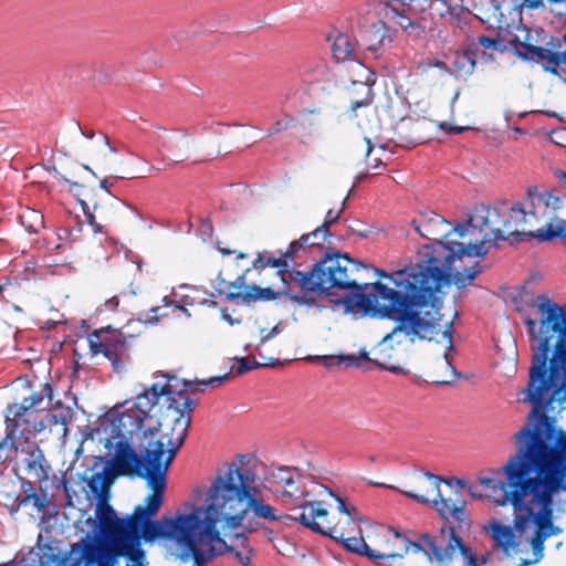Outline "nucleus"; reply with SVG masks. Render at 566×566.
Here are the masks:
<instances>
[{
	"label": "nucleus",
	"mask_w": 566,
	"mask_h": 566,
	"mask_svg": "<svg viewBox=\"0 0 566 566\" xmlns=\"http://www.w3.org/2000/svg\"><path fill=\"white\" fill-rule=\"evenodd\" d=\"M329 237H332V233L327 232L319 226L314 231L303 234L300 239L292 241L290 243L291 250L292 252H295L296 256H298L300 251H304L306 248L322 247Z\"/></svg>",
	"instance_id": "27"
},
{
	"label": "nucleus",
	"mask_w": 566,
	"mask_h": 566,
	"mask_svg": "<svg viewBox=\"0 0 566 566\" xmlns=\"http://www.w3.org/2000/svg\"><path fill=\"white\" fill-rule=\"evenodd\" d=\"M513 3V0L512 1H509V0H502V1H497V0H492V9H494V3Z\"/></svg>",
	"instance_id": "61"
},
{
	"label": "nucleus",
	"mask_w": 566,
	"mask_h": 566,
	"mask_svg": "<svg viewBox=\"0 0 566 566\" xmlns=\"http://www.w3.org/2000/svg\"><path fill=\"white\" fill-rule=\"evenodd\" d=\"M522 33L516 55L525 61L541 63L554 75L566 70V32L560 35H546L542 30L520 29Z\"/></svg>",
	"instance_id": "13"
},
{
	"label": "nucleus",
	"mask_w": 566,
	"mask_h": 566,
	"mask_svg": "<svg viewBox=\"0 0 566 566\" xmlns=\"http://www.w3.org/2000/svg\"><path fill=\"white\" fill-rule=\"evenodd\" d=\"M496 6H501L503 8L510 7V10H506L509 14H515V18L520 19L522 14V9H538L544 7L543 0H513V3H495Z\"/></svg>",
	"instance_id": "37"
},
{
	"label": "nucleus",
	"mask_w": 566,
	"mask_h": 566,
	"mask_svg": "<svg viewBox=\"0 0 566 566\" xmlns=\"http://www.w3.org/2000/svg\"><path fill=\"white\" fill-rule=\"evenodd\" d=\"M235 557L243 566H250L251 558L248 554L235 552Z\"/></svg>",
	"instance_id": "50"
},
{
	"label": "nucleus",
	"mask_w": 566,
	"mask_h": 566,
	"mask_svg": "<svg viewBox=\"0 0 566 566\" xmlns=\"http://www.w3.org/2000/svg\"><path fill=\"white\" fill-rule=\"evenodd\" d=\"M276 298V293L271 287H260L249 285L245 293H230L228 301H241L242 303H251L256 301H272Z\"/></svg>",
	"instance_id": "28"
},
{
	"label": "nucleus",
	"mask_w": 566,
	"mask_h": 566,
	"mask_svg": "<svg viewBox=\"0 0 566 566\" xmlns=\"http://www.w3.org/2000/svg\"><path fill=\"white\" fill-rule=\"evenodd\" d=\"M441 129H443L444 132L449 133V134H460V133H463L468 129V127H462V126H451L447 123H442L440 125Z\"/></svg>",
	"instance_id": "48"
},
{
	"label": "nucleus",
	"mask_w": 566,
	"mask_h": 566,
	"mask_svg": "<svg viewBox=\"0 0 566 566\" xmlns=\"http://www.w3.org/2000/svg\"><path fill=\"white\" fill-rule=\"evenodd\" d=\"M413 0H391L385 9V17L395 21L410 36L418 38L423 32L419 22V14L423 13L421 6L413 7Z\"/></svg>",
	"instance_id": "20"
},
{
	"label": "nucleus",
	"mask_w": 566,
	"mask_h": 566,
	"mask_svg": "<svg viewBox=\"0 0 566 566\" xmlns=\"http://www.w3.org/2000/svg\"><path fill=\"white\" fill-rule=\"evenodd\" d=\"M356 45L357 42L353 41L349 35L339 33L335 38L331 49L337 61H346L355 56Z\"/></svg>",
	"instance_id": "31"
},
{
	"label": "nucleus",
	"mask_w": 566,
	"mask_h": 566,
	"mask_svg": "<svg viewBox=\"0 0 566 566\" xmlns=\"http://www.w3.org/2000/svg\"><path fill=\"white\" fill-rule=\"evenodd\" d=\"M374 91L371 84L366 82H353L348 88L349 109L356 116L360 107L369 106L374 101Z\"/></svg>",
	"instance_id": "26"
},
{
	"label": "nucleus",
	"mask_w": 566,
	"mask_h": 566,
	"mask_svg": "<svg viewBox=\"0 0 566 566\" xmlns=\"http://www.w3.org/2000/svg\"><path fill=\"white\" fill-rule=\"evenodd\" d=\"M313 359L319 360L324 364V366L328 369L334 367H339L340 365H345L346 367H352L357 365L356 355H326V356H316Z\"/></svg>",
	"instance_id": "35"
},
{
	"label": "nucleus",
	"mask_w": 566,
	"mask_h": 566,
	"mask_svg": "<svg viewBox=\"0 0 566 566\" xmlns=\"http://www.w3.org/2000/svg\"><path fill=\"white\" fill-rule=\"evenodd\" d=\"M503 208V203L494 210H488L484 205L475 207L468 224H457L451 230L447 229L449 222L442 216L436 212L421 213L411 224L433 244H427L418 252V260L412 266L392 274L375 268L378 276L390 279L395 286L367 282L376 294H366L365 291L354 293L353 298L347 301L348 305L374 317L397 323L392 332L384 337V342L397 333H403L410 339L419 337L428 340L446 334L444 327L449 328V324L442 325L440 318L434 317L430 311L422 315L420 310L428 305L433 307L438 300L437 293L442 287L454 283L458 289H462L482 272L479 262L463 271L457 270L454 263L464 256L486 255L485 243H495L502 238L499 230L490 229V222Z\"/></svg>",
	"instance_id": "1"
},
{
	"label": "nucleus",
	"mask_w": 566,
	"mask_h": 566,
	"mask_svg": "<svg viewBox=\"0 0 566 566\" xmlns=\"http://www.w3.org/2000/svg\"><path fill=\"white\" fill-rule=\"evenodd\" d=\"M356 358H357V361H358L359 359L367 360V361H370V360H371V359L369 358L368 353H367V352H365V350L360 352V353H359V355H358V356H356Z\"/></svg>",
	"instance_id": "54"
},
{
	"label": "nucleus",
	"mask_w": 566,
	"mask_h": 566,
	"mask_svg": "<svg viewBox=\"0 0 566 566\" xmlns=\"http://www.w3.org/2000/svg\"><path fill=\"white\" fill-rule=\"evenodd\" d=\"M119 301L117 296H113L108 298L105 303L106 307L111 311H116L118 307Z\"/></svg>",
	"instance_id": "51"
},
{
	"label": "nucleus",
	"mask_w": 566,
	"mask_h": 566,
	"mask_svg": "<svg viewBox=\"0 0 566 566\" xmlns=\"http://www.w3.org/2000/svg\"><path fill=\"white\" fill-rule=\"evenodd\" d=\"M165 132L164 128H158L156 132L158 148L165 153L172 163H182L188 159L190 155L189 139L184 135H170L165 137L163 136Z\"/></svg>",
	"instance_id": "23"
},
{
	"label": "nucleus",
	"mask_w": 566,
	"mask_h": 566,
	"mask_svg": "<svg viewBox=\"0 0 566 566\" xmlns=\"http://www.w3.org/2000/svg\"><path fill=\"white\" fill-rule=\"evenodd\" d=\"M230 282H227L224 279H221L220 276H218V283L214 285V289L216 287H227V284H229Z\"/></svg>",
	"instance_id": "56"
},
{
	"label": "nucleus",
	"mask_w": 566,
	"mask_h": 566,
	"mask_svg": "<svg viewBox=\"0 0 566 566\" xmlns=\"http://www.w3.org/2000/svg\"><path fill=\"white\" fill-rule=\"evenodd\" d=\"M505 480V473L503 470V465L494 473L493 476H481L479 479L480 484L489 490L490 494L489 496L492 499V501L499 505V506H507L510 505L513 511V527L509 525H503L500 523H493L491 525V537L494 543V547L497 549H501L503 554L509 557L514 554H517L521 552V542L516 538L515 532H518L520 535H524L532 526H534V532L528 538V543L532 548V559H522L518 566H531L534 564L539 563L544 558V549H545V541L549 538L552 535L546 536L543 539L541 551L537 552L536 547L534 546L533 538L537 531V524L536 522H530V524L525 527V530H521L517 527V516L516 512L514 510V506L511 502L502 503L503 495L502 492H505L501 486L503 484V481Z\"/></svg>",
	"instance_id": "11"
},
{
	"label": "nucleus",
	"mask_w": 566,
	"mask_h": 566,
	"mask_svg": "<svg viewBox=\"0 0 566 566\" xmlns=\"http://www.w3.org/2000/svg\"><path fill=\"white\" fill-rule=\"evenodd\" d=\"M228 379H229V374H224L223 376L210 377L209 379H206V380H195V381L185 380L184 385L186 388H191L193 385L202 386L201 391H205L207 387L221 386Z\"/></svg>",
	"instance_id": "40"
},
{
	"label": "nucleus",
	"mask_w": 566,
	"mask_h": 566,
	"mask_svg": "<svg viewBox=\"0 0 566 566\" xmlns=\"http://www.w3.org/2000/svg\"><path fill=\"white\" fill-rule=\"evenodd\" d=\"M412 6H421L423 12L428 10L457 27H460L461 17L465 13L463 0H413Z\"/></svg>",
	"instance_id": "22"
},
{
	"label": "nucleus",
	"mask_w": 566,
	"mask_h": 566,
	"mask_svg": "<svg viewBox=\"0 0 566 566\" xmlns=\"http://www.w3.org/2000/svg\"><path fill=\"white\" fill-rule=\"evenodd\" d=\"M428 488H420L419 491H400L405 496L421 504L432 503L439 516L448 523H455L459 528L469 525L465 517V500L461 488L465 481L458 479H444L430 472L424 473Z\"/></svg>",
	"instance_id": "12"
},
{
	"label": "nucleus",
	"mask_w": 566,
	"mask_h": 566,
	"mask_svg": "<svg viewBox=\"0 0 566 566\" xmlns=\"http://www.w3.org/2000/svg\"><path fill=\"white\" fill-rule=\"evenodd\" d=\"M144 430L145 428L139 432V471L151 492L145 497L144 504L134 509L129 517L154 523L153 517L164 504L168 469L182 446H177V442L163 436L158 437L157 433H149L146 438Z\"/></svg>",
	"instance_id": "9"
},
{
	"label": "nucleus",
	"mask_w": 566,
	"mask_h": 566,
	"mask_svg": "<svg viewBox=\"0 0 566 566\" xmlns=\"http://www.w3.org/2000/svg\"><path fill=\"white\" fill-rule=\"evenodd\" d=\"M101 535L87 534L80 557L71 566H143L140 539L153 543L160 537H175V525L159 520L146 523L133 517L119 518L106 504L97 516Z\"/></svg>",
	"instance_id": "3"
},
{
	"label": "nucleus",
	"mask_w": 566,
	"mask_h": 566,
	"mask_svg": "<svg viewBox=\"0 0 566 566\" xmlns=\"http://www.w3.org/2000/svg\"><path fill=\"white\" fill-rule=\"evenodd\" d=\"M247 286L244 285V275H240L235 281L227 284V287H216L219 295H224L228 300L230 293H245Z\"/></svg>",
	"instance_id": "41"
},
{
	"label": "nucleus",
	"mask_w": 566,
	"mask_h": 566,
	"mask_svg": "<svg viewBox=\"0 0 566 566\" xmlns=\"http://www.w3.org/2000/svg\"><path fill=\"white\" fill-rule=\"evenodd\" d=\"M473 43L476 44L478 49L482 46L481 57L485 62L492 61L495 52H503L497 36L480 35Z\"/></svg>",
	"instance_id": "33"
},
{
	"label": "nucleus",
	"mask_w": 566,
	"mask_h": 566,
	"mask_svg": "<svg viewBox=\"0 0 566 566\" xmlns=\"http://www.w3.org/2000/svg\"><path fill=\"white\" fill-rule=\"evenodd\" d=\"M296 258L291 245L280 256H273L268 251H263L258 253L251 269H277V274L286 285V290L282 293L300 305H313L315 296L331 294V290L334 289L353 290L355 293L369 289V284L363 276L364 272H368L369 266L350 259L348 254L326 255L308 272L289 270Z\"/></svg>",
	"instance_id": "2"
},
{
	"label": "nucleus",
	"mask_w": 566,
	"mask_h": 566,
	"mask_svg": "<svg viewBox=\"0 0 566 566\" xmlns=\"http://www.w3.org/2000/svg\"><path fill=\"white\" fill-rule=\"evenodd\" d=\"M385 23L379 21V23H374L369 29L364 32L363 41L364 48L366 50L377 52L381 46L385 45L386 41H390L389 36H387L384 32Z\"/></svg>",
	"instance_id": "30"
},
{
	"label": "nucleus",
	"mask_w": 566,
	"mask_h": 566,
	"mask_svg": "<svg viewBox=\"0 0 566 566\" xmlns=\"http://www.w3.org/2000/svg\"><path fill=\"white\" fill-rule=\"evenodd\" d=\"M374 361L379 365L381 368L386 369V370H389V371H392V373H398L401 370L400 367L398 366H394V365H387L385 363H380L378 361L377 359H374Z\"/></svg>",
	"instance_id": "52"
},
{
	"label": "nucleus",
	"mask_w": 566,
	"mask_h": 566,
	"mask_svg": "<svg viewBox=\"0 0 566 566\" xmlns=\"http://www.w3.org/2000/svg\"><path fill=\"white\" fill-rule=\"evenodd\" d=\"M564 76L560 74L559 76L564 78V81H566V70H559Z\"/></svg>",
	"instance_id": "64"
},
{
	"label": "nucleus",
	"mask_w": 566,
	"mask_h": 566,
	"mask_svg": "<svg viewBox=\"0 0 566 566\" xmlns=\"http://www.w3.org/2000/svg\"><path fill=\"white\" fill-rule=\"evenodd\" d=\"M19 220L29 233H39V231L44 228L43 214L35 209L25 208L19 214Z\"/></svg>",
	"instance_id": "32"
},
{
	"label": "nucleus",
	"mask_w": 566,
	"mask_h": 566,
	"mask_svg": "<svg viewBox=\"0 0 566 566\" xmlns=\"http://www.w3.org/2000/svg\"><path fill=\"white\" fill-rule=\"evenodd\" d=\"M282 481H284V485L285 488L290 486V485H293L294 484V480L289 476V478H282Z\"/></svg>",
	"instance_id": "58"
},
{
	"label": "nucleus",
	"mask_w": 566,
	"mask_h": 566,
	"mask_svg": "<svg viewBox=\"0 0 566 566\" xmlns=\"http://www.w3.org/2000/svg\"><path fill=\"white\" fill-rule=\"evenodd\" d=\"M325 524H322L324 527H335V528H343L346 530L347 525L344 522V518H339L336 523H332L331 521H327V517L324 520L322 518Z\"/></svg>",
	"instance_id": "49"
},
{
	"label": "nucleus",
	"mask_w": 566,
	"mask_h": 566,
	"mask_svg": "<svg viewBox=\"0 0 566 566\" xmlns=\"http://www.w3.org/2000/svg\"><path fill=\"white\" fill-rule=\"evenodd\" d=\"M536 318L527 317L532 361L528 378H563L566 382V305L545 294L535 300Z\"/></svg>",
	"instance_id": "6"
},
{
	"label": "nucleus",
	"mask_w": 566,
	"mask_h": 566,
	"mask_svg": "<svg viewBox=\"0 0 566 566\" xmlns=\"http://www.w3.org/2000/svg\"><path fill=\"white\" fill-rule=\"evenodd\" d=\"M164 302L166 303V306H171L172 307V311H185L186 312V308L181 305H178L176 302L174 301H168L167 297L164 298Z\"/></svg>",
	"instance_id": "53"
},
{
	"label": "nucleus",
	"mask_w": 566,
	"mask_h": 566,
	"mask_svg": "<svg viewBox=\"0 0 566 566\" xmlns=\"http://www.w3.org/2000/svg\"><path fill=\"white\" fill-rule=\"evenodd\" d=\"M60 180L70 184V192L77 198L88 223L96 233L103 232V226L96 221L97 218L104 222H113L117 219L118 210L123 203L109 191L107 179H103L96 188L70 181L64 176H61Z\"/></svg>",
	"instance_id": "14"
},
{
	"label": "nucleus",
	"mask_w": 566,
	"mask_h": 566,
	"mask_svg": "<svg viewBox=\"0 0 566 566\" xmlns=\"http://www.w3.org/2000/svg\"><path fill=\"white\" fill-rule=\"evenodd\" d=\"M436 65H437L438 67L447 69V63H446V62H442V61H438Z\"/></svg>",
	"instance_id": "62"
},
{
	"label": "nucleus",
	"mask_w": 566,
	"mask_h": 566,
	"mask_svg": "<svg viewBox=\"0 0 566 566\" xmlns=\"http://www.w3.org/2000/svg\"><path fill=\"white\" fill-rule=\"evenodd\" d=\"M262 366H268V364H260L258 361L250 363L247 358L242 357L238 359V366L235 368L237 375H243L252 369H256Z\"/></svg>",
	"instance_id": "45"
},
{
	"label": "nucleus",
	"mask_w": 566,
	"mask_h": 566,
	"mask_svg": "<svg viewBox=\"0 0 566 566\" xmlns=\"http://www.w3.org/2000/svg\"><path fill=\"white\" fill-rule=\"evenodd\" d=\"M197 400L190 399L184 391H174L170 384H153L134 400L118 405L122 412L117 413V434L122 437L157 433L163 438L182 446L191 422V412Z\"/></svg>",
	"instance_id": "4"
},
{
	"label": "nucleus",
	"mask_w": 566,
	"mask_h": 566,
	"mask_svg": "<svg viewBox=\"0 0 566 566\" xmlns=\"http://www.w3.org/2000/svg\"><path fill=\"white\" fill-rule=\"evenodd\" d=\"M25 453V458L23 459V463L25 470L29 472L35 473L40 476V472L43 473V476H46L45 467H44V455L41 449L34 443L27 442V448L22 449Z\"/></svg>",
	"instance_id": "29"
},
{
	"label": "nucleus",
	"mask_w": 566,
	"mask_h": 566,
	"mask_svg": "<svg viewBox=\"0 0 566 566\" xmlns=\"http://www.w3.org/2000/svg\"><path fill=\"white\" fill-rule=\"evenodd\" d=\"M101 142L103 144V149L94 154L93 160L98 168L106 170L111 168L113 164L112 157L116 153V149L109 145L108 137L106 135H101Z\"/></svg>",
	"instance_id": "34"
},
{
	"label": "nucleus",
	"mask_w": 566,
	"mask_h": 566,
	"mask_svg": "<svg viewBox=\"0 0 566 566\" xmlns=\"http://www.w3.org/2000/svg\"><path fill=\"white\" fill-rule=\"evenodd\" d=\"M365 143H366V156H368L371 153V150L374 149V146L369 138H365Z\"/></svg>",
	"instance_id": "55"
},
{
	"label": "nucleus",
	"mask_w": 566,
	"mask_h": 566,
	"mask_svg": "<svg viewBox=\"0 0 566 566\" xmlns=\"http://www.w3.org/2000/svg\"><path fill=\"white\" fill-rule=\"evenodd\" d=\"M237 258H238V259H245V258H248V254L242 253V252H239V253L237 254Z\"/></svg>",
	"instance_id": "63"
},
{
	"label": "nucleus",
	"mask_w": 566,
	"mask_h": 566,
	"mask_svg": "<svg viewBox=\"0 0 566 566\" xmlns=\"http://www.w3.org/2000/svg\"><path fill=\"white\" fill-rule=\"evenodd\" d=\"M506 10H510V7L503 8L494 4L492 14L488 19L493 18L495 20L496 36L503 52L513 51L516 54L522 36L520 29H525L526 27L522 24V17L517 19L515 14H511V21H509L505 14L507 12Z\"/></svg>",
	"instance_id": "19"
},
{
	"label": "nucleus",
	"mask_w": 566,
	"mask_h": 566,
	"mask_svg": "<svg viewBox=\"0 0 566 566\" xmlns=\"http://www.w3.org/2000/svg\"><path fill=\"white\" fill-rule=\"evenodd\" d=\"M106 336L99 343L91 340L95 354H103L112 364L115 373H122L126 369L129 361V345L133 336L126 337L120 331L109 332L106 329Z\"/></svg>",
	"instance_id": "18"
},
{
	"label": "nucleus",
	"mask_w": 566,
	"mask_h": 566,
	"mask_svg": "<svg viewBox=\"0 0 566 566\" xmlns=\"http://www.w3.org/2000/svg\"><path fill=\"white\" fill-rule=\"evenodd\" d=\"M378 536L380 543L376 548H370L369 554V559L378 566H392L397 559L403 558L409 552L423 553L429 562H436L439 566H450L459 553L462 556L463 566H478L474 552L464 545L455 526L452 525H443L438 539L423 533L418 542H412L394 527L382 530Z\"/></svg>",
	"instance_id": "7"
},
{
	"label": "nucleus",
	"mask_w": 566,
	"mask_h": 566,
	"mask_svg": "<svg viewBox=\"0 0 566 566\" xmlns=\"http://www.w3.org/2000/svg\"><path fill=\"white\" fill-rule=\"evenodd\" d=\"M82 229H83V223H78L75 228H73V229H72V231H71V233H70V234H71L72 237H75V233H74V232L76 231V232H78V233H80V232L82 231Z\"/></svg>",
	"instance_id": "59"
},
{
	"label": "nucleus",
	"mask_w": 566,
	"mask_h": 566,
	"mask_svg": "<svg viewBox=\"0 0 566 566\" xmlns=\"http://www.w3.org/2000/svg\"><path fill=\"white\" fill-rule=\"evenodd\" d=\"M322 108H313L305 109L301 114L300 123H297L293 117L285 116L284 118L275 120L271 127L268 128L266 135L273 136L279 133L285 132L289 128H294L296 126H301L302 128H306V126L319 125V120H314L313 115L315 113L319 114Z\"/></svg>",
	"instance_id": "25"
},
{
	"label": "nucleus",
	"mask_w": 566,
	"mask_h": 566,
	"mask_svg": "<svg viewBox=\"0 0 566 566\" xmlns=\"http://www.w3.org/2000/svg\"><path fill=\"white\" fill-rule=\"evenodd\" d=\"M0 500L11 513L18 512L22 506V497L19 494H11L6 488L0 490Z\"/></svg>",
	"instance_id": "39"
},
{
	"label": "nucleus",
	"mask_w": 566,
	"mask_h": 566,
	"mask_svg": "<svg viewBox=\"0 0 566 566\" xmlns=\"http://www.w3.org/2000/svg\"><path fill=\"white\" fill-rule=\"evenodd\" d=\"M73 411L70 407L63 406L60 401L56 402V407L53 411H48L44 419L31 420L30 426L21 427L17 430L15 437H23L27 433H40L48 429L50 432L56 431L63 436L67 432V427L72 422Z\"/></svg>",
	"instance_id": "21"
},
{
	"label": "nucleus",
	"mask_w": 566,
	"mask_h": 566,
	"mask_svg": "<svg viewBox=\"0 0 566 566\" xmlns=\"http://www.w3.org/2000/svg\"><path fill=\"white\" fill-rule=\"evenodd\" d=\"M328 515L327 510L322 507V503L318 501H307L300 505L298 513L293 516V520L303 526L310 528L314 533L321 534L326 537H331L335 541L347 539L348 537H355L363 535L360 526L361 518L347 516L345 524L346 530L335 527H324L322 523L317 522V518H326Z\"/></svg>",
	"instance_id": "15"
},
{
	"label": "nucleus",
	"mask_w": 566,
	"mask_h": 566,
	"mask_svg": "<svg viewBox=\"0 0 566 566\" xmlns=\"http://www.w3.org/2000/svg\"><path fill=\"white\" fill-rule=\"evenodd\" d=\"M253 474L244 471L235 463L226 465L223 472H219L208 492V506H196L193 510L206 520L202 536L207 539H219L217 525L224 523L234 528L241 525L243 518L251 511L254 516L269 521L293 520V515L276 516L274 507L263 504L251 494L250 484Z\"/></svg>",
	"instance_id": "5"
},
{
	"label": "nucleus",
	"mask_w": 566,
	"mask_h": 566,
	"mask_svg": "<svg viewBox=\"0 0 566 566\" xmlns=\"http://www.w3.org/2000/svg\"><path fill=\"white\" fill-rule=\"evenodd\" d=\"M334 101V97L332 96L331 92L327 93L326 101L323 102L324 105L329 106L332 102Z\"/></svg>",
	"instance_id": "60"
},
{
	"label": "nucleus",
	"mask_w": 566,
	"mask_h": 566,
	"mask_svg": "<svg viewBox=\"0 0 566 566\" xmlns=\"http://www.w3.org/2000/svg\"><path fill=\"white\" fill-rule=\"evenodd\" d=\"M53 398V388L50 382L41 385L39 391L23 398L20 403L9 405L7 408L6 423L9 433L7 437L15 438L17 430L28 427L35 413L49 409Z\"/></svg>",
	"instance_id": "16"
},
{
	"label": "nucleus",
	"mask_w": 566,
	"mask_h": 566,
	"mask_svg": "<svg viewBox=\"0 0 566 566\" xmlns=\"http://www.w3.org/2000/svg\"><path fill=\"white\" fill-rule=\"evenodd\" d=\"M558 201L559 199L552 193H542L528 188L524 203L516 202L507 207V202L502 200L492 208L485 207L488 210H494L499 205H504L503 210L496 217H492L493 221L490 222V229L499 230L502 238L495 243L486 244L494 247L510 235H526L543 242L551 241L552 239L545 238L546 233L555 232L560 219L552 221L549 207L552 205L553 209H556Z\"/></svg>",
	"instance_id": "8"
},
{
	"label": "nucleus",
	"mask_w": 566,
	"mask_h": 566,
	"mask_svg": "<svg viewBox=\"0 0 566 566\" xmlns=\"http://www.w3.org/2000/svg\"><path fill=\"white\" fill-rule=\"evenodd\" d=\"M279 333H280L279 326H274L273 328H271L270 331H268L264 335H262L260 337V342L256 346L260 347L261 345H263L264 343H266L268 340H270L271 338L276 336Z\"/></svg>",
	"instance_id": "47"
},
{
	"label": "nucleus",
	"mask_w": 566,
	"mask_h": 566,
	"mask_svg": "<svg viewBox=\"0 0 566 566\" xmlns=\"http://www.w3.org/2000/svg\"><path fill=\"white\" fill-rule=\"evenodd\" d=\"M29 503H32L38 512H42L46 507L44 499L40 497L35 492L22 496V505H28Z\"/></svg>",
	"instance_id": "44"
},
{
	"label": "nucleus",
	"mask_w": 566,
	"mask_h": 566,
	"mask_svg": "<svg viewBox=\"0 0 566 566\" xmlns=\"http://www.w3.org/2000/svg\"><path fill=\"white\" fill-rule=\"evenodd\" d=\"M218 250L220 251V253H221L222 255H230V254H232V253H233V251H232V250H229V249H226V248H221L220 245H218Z\"/></svg>",
	"instance_id": "57"
},
{
	"label": "nucleus",
	"mask_w": 566,
	"mask_h": 566,
	"mask_svg": "<svg viewBox=\"0 0 566 566\" xmlns=\"http://www.w3.org/2000/svg\"><path fill=\"white\" fill-rule=\"evenodd\" d=\"M555 232H547L545 238L548 239H566V220H559V226L556 228Z\"/></svg>",
	"instance_id": "46"
},
{
	"label": "nucleus",
	"mask_w": 566,
	"mask_h": 566,
	"mask_svg": "<svg viewBox=\"0 0 566 566\" xmlns=\"http://www.w3.org/2000/svg\"><path fill=\"white\" fill-rule=\"evenodd\" d=\"M332 495L335 497V500L337 502V510L342 515L339 518H344V521H346L347 516L357 517L359 515V512L357 511V509L355 506H353V505L349 506L347 504L346 499L339 497L334 494H332Z\"/></svg>",
	"instance_id": "42"
},
{
	"label": "nucleus",
	"mask_w": 566,
	"mask_h": 566,
	"mask_svg": "<svg viewBox=\"0 0 566 566\" xmlns=\"http://www.w3.org/2000/svg\"><path fill=\"white\" fill-rule=\"evenodd\" d=\"M120 407L115 406L112 411H109L102 424L104 426L106 422L112 423L111 437L119 438L116 442V451L111 461V473L113 476H138L142 479V474L139 471V454L132 448L129 441L133 440L134 436L122 437L116 432V426L118 423L117 413H120Z\"/></svg>",
	"instance_id": "17"
},
{
	"label": "nucleus",
	"mask_w": 566,
	"mask_h": 566,
	"mask_svg": "<svg viewBox=\"0 0 566 566\" xmlns=\"http://www.w3.org/2000/svg\"><path fill=\"white\" fill-rule=\"evenodd\" d=\"M339 542L348 552L369 558L370 547L366 544L363 535L348 537L347 539H342Z\"/></svg>",
	"instance_id": "38"
},
{
	"label": "nucleus",
	"mask_w": 566,
	"mask_h": 566,
	"mask_svg": "<svg viewBox=\"0 0 566 566\" xmlns=\"http://www.w3.org/2000/svg\"><path fill=\"white\" fill-rule=\"evenodd\" d=\"M346 209V199L343 200L340 209L338 211H335L334 209H329L325 216L324 222L321 224L323 229H325L327 232H331L329 229L333 224L338 222L340 219L342 212Z\"/></svg>",
	"instance_id": "43"
},
{
	"label": "nucleus",
	"mask_w": 566,
	"mask_h": 566,
	"mask_svg": "<svg viewBox=\"0 0 566 566\" xmlns=\"http://www.w3.org/2000/svg\"><path fill=\"white\" fill-rule=\"evenodd\" d=\"M109 474H112L109 468H105L101 472L93 473L86 480L87 486L90 488L91 492L94 494H98L104 488L108 486L112 482Z\"/></svg>",
	"instance_id": "36"
},
{
	"label": "nucleus",
	"mask_w": 566,
	"mask_h": 566,
	"mask_svg": "<svg viewBox=\"0 0 566 566\" xmlns=\"http://www.w3.org/2000/svg\"><path fill=\"white\" fill-rule=\"evenodd\" d=\"M478 48L474 43H469L467 48L457 51L452 57L451 74L457 78L467 80L475 70Z\"/></svg>",
	"instance_id": "24"
},
{
	"label": "nucleus",
	"mask_w": 566,
	"mask_h": 566,
	"mask_svg": "<svg viewBox=\"0 0 566 566\" xmlns=\"http://www.w3.org/2000/svg\"><path fill=\"white\" fill-rule=\"evenodd\" d=\"M160 524L175 525V537H160L172 543L180 551L182 560L192 559L193 566H202L211 557L219 554L226 542L219 534V539H207L202 536V528L206 520L193 509L190 513H177L176 515L165 514L159 520Z\"/></svg>",
	"instance_id": "10"
}]
</instances>
